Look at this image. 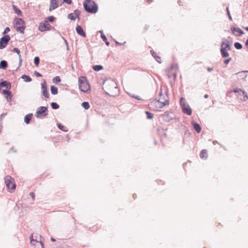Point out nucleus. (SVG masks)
<instances>
[{
	"mask_svg": "<svg viewBox=\"0 0 248 248\" xmlns=\"http://www.w3.org/2000/svg\"><path fill=\"white\" fill-rule=\"evenodd\" d=\"M200 156L202 159H206L208 157L207 150L205 149L202 150L200 153Z\"/></svg>",
	"mask_w": 248,
	"mask_h": 248,
	"instance_id": "obj_21",
	"label": "nucleus"
},
{
	"mask_svg": "<svg viewBox=\"0 0 248 248\" xmlns=\"http://www.w3.org/2000/svg\"><path fill=\"white\" fill-rule=\"evenodd\" d=\"M38 30L42 32L49 31L51 30V26L47 22V20H45L44 22H42L39 24Z\"/></svg>",
	"mask_w": 248,
	"mask_h": 248,
	"instance_id": "obj_7",
	"label": "nucleus"
},
{
	"mask_svg": "<svg viewBox=\"0 0 248 248\" xmlns=\"http://www.w3.org/2000/svg\"><path fill=\"white\" fill-rule=\"evenodd\" d=\"M51 93L53 94H57L58 93V88L56 87L52 86L50 89Z\"/></svg>",
	"mask_w": 248,
	"mask_h": 248,
	"instance_id": "obj_26",
	"label": "nucleus"
},
{
	"mask_svg": "<svg viewBox=\"0 0 248 248\" xmlns=\"http://www.w3.org/2000/svg\"><path fill=\"white\" fill-rule=\"evenodd\" d=\"M51 240H52V241H55V239H54V238H51Z\"/></svg>",
	"mask_w": 248,
	"mask_h": 248,
	"instance_id": "obj_54",
	"label": "nucleus"
},
{
	"mask_svg": "<svg viewBox=\"0 0 248 248\" xmlns=\"http://www.w3.org/2000/svg\"><path fill=\"white\" fill-rule=\"evenodd\" d=\"M76 31L77 33L80 36L85 37L86 36L85 33L83 31L82 28L79 25L76 27Z\"/></svg>",
	"mask_w": 248,
	"mask_h": 248,
	"instance_id": "obj_19",
	"label": "nucleus"
},
{
	"mask_svg": "<svg viewBox=\"0 0 248 248\" xmlns=\"http://www.w3.org/2000/svg\"><path fill=\"white\" fill-rule=\"evenodd\" d=\"M41 89L43 95L46 98L49 97V93L47 91V85L45 81L41 84Z\"/></svg>",
	"mask_w": 248,
	"mask_h": 248,
	"instance_id": "obj_13",
	"label": "nucleus"
},
{
	"mask_svg": "<svg viewBox=\"0 0 248 248\" xmlns=\"http://www.w3.org/2000/svg\"><path fill=\"white\" fill-rule=\"evenodd\" d=\"M30 195L31 196L32 199H34V197L35 195H34V194L33 192L30 193Z\"/></svg>",
	"mask_w": 248,
	"mask_h": 248,
	"instance_id": "obj_49",
	"label": "nucleus"
},
{
	"mask_svg": "<svg viewBox=\"0 0 248 248\" xmlns=\"http://www.w3.org/2000/svg\"><path fill=\"white\" fill-rule=\"evenodd\" d=\"M57 126L60 129H61L63 131L66 132L68 131L67 128L65 127L64 126L62 125L61 124H58Z\"/></svg>",
	"mask_w": 248,
	"mask_h": 248,
	"instance_id": "obj_32",
	"label": "nucleus"
},
{
	"mask_svg": "<svg viewBox=\"0 0 248 248\" xmlns=\"http://www.w3.org/2000/svg\"><path fill=\"white\" fill-rule=\"evenodd\" d=\"M31 243L34 246L35 248H44L43 239L40 235L37 233H33L32 234Z\"/></svg>",
	"mask_w": 248,
	"mask_h": 248,
	"instance_id": "obj_2",
	"label": "nucleus"
},
{
	"mask_svg": "<svg viewBox=\"0 0 248 248\" xmlns=\"http://www.w3.org/2000/svg\"><path fill=\"white\" fill-rule=\"evenodd\" d=\"M10 31V28H9V27H6V28L5 29V30H4V31H3V33H2L3 35H5V34H6V33H7L8 32H9Z\"/></svg>",
	"mask_w": 248,
	"mask_h": 248,
	"instance_id": "obj_42",
	"label": "nucleus"
},
{
	"mask_svg": "<svg viewBox=\"0 0 248 248\" xmlns=\"http://www.w3.org/2000/svg\"><path fill=\"white\" fill-rule=\"evenodd\" d=\"M51 106L53 109H58L59 108V105L54 102L51 103Z\"/></svg>",
	"mask_w": 248,
	"mask_h": 248,
	"instance_id": "obj_36",
	"label": "nucleus"
},
{
	"mask_svg": "<svg viewBox=\"0 0 248 248\" xmlns=\"http://www.w3.org/2000/svg\"><path fill=\"white\" fill-rule=\"evenodd\" d=\"M237 74L238 75V77L242 79H245L247 78V75L245 71L239 72Z\"/></svg>",
	"mask_w": 248,
	"mask_h": 248,
	"instance_id": "obj_27",
	"label": "nucleus"
},
{
	"mask_svg": "<svg viewBox=\"0 0 248 248\" xmlns=\"http://www.w3.org/2000/svg\"><path fill=\"white\" fill-rule=\"evenodd\" d=\"M232 33L236 36H240L244 33V32L240 28H232L231 29Z\"/></svg>",
	"mask_w": 248,
	"mask_h": 248,
	"instance_id": "obj_15",
	"label": "nucleus"
},
{
	"mask_svg": "<svg viewBox=\"0 0 248 248\" xmlns=\"http://www.w3.org/2000/svg\"><path fill=\"white\" fill-rule=\"evenodd\" d=\"M231 46L228 41H225L221 44V48L220 50H230Z\"/></svg>",
	"mask_w": 248,
	"mask_h": 248,
	"instance_id": "obj_18",
	"label": "nucleus"
},
{
	"mask_svg": "<svg viewBox=\"0 0 248 248\" xmlns=\"http://www.w3.org/2000/svg\"><path fill=\"white\" fill-rule=\"evenodd\" d=\"M47 115V108L45 107H40L37 108L36 116L37 117H45Z\"/></svg>",
	"mask_w": 248,
	"mask_h": 248,
	"instance_id": "obj_8",
	"label": "nucleus"
},
{
	"mask_svg": "<svg viewBox=\"0 0 248 248\" xmlns=\"http://www.w3.org/2000/svg\"><path fill=\"white\" fill-rule=\"evenodd\" d=\"M77 17L76 16L74 15L73 13H71L68 16V18L71 20H75Z\"/></svg>",
	"mask_w": 248,
	"mask_h": 248,
	"instance_id": "obj_33",
	"label": "nucleus"
},
{
	"mask_svg": "<svg viewBox=\"0 0 248 248\" xmlns=\"http://www.w3.org/2000/svg\"><path fill=\"white\" fill-rule=\"evenodd\" d=\"M11 88V84L6 81H4L0 83V92L3 93V90L6 89L8 91Z\"/></svg>",
	"mask_w": 248,
	"mask_h": 248,
	"instance_id": "obj_12",
	"label": "nucleus"
},
{
	"mask_svg": "<svg viewBox=\"0 0 248 248\" xmlns=\"http://www.w3.org/2000/svg\"><path fill=\"white\" fill-rule=\"evenodd\" d=\"M186 101L183 97H181L180 99V105L181 107H183L184 105H186Z\"/></svg>",
	"mask_w": 248,
	"mask_h": 248,
	"instance_id": "obj_37",
	"label": "nucleus"
},
{
	"mask_svg": "<svg viewBox=\"0 0 248 248\" xmlns=\"http://www.w3.org/2000/svg\"><path fill=\"white\" fill-rule=\"evenodd\" d=\"M178 65L177 64L173 63L168 68L167 71L169 73L171 74L174 78L177 76V71L178 70Z\"/></svg>",
	"mask_w": 248,
	"mask_h": 248,
	"instance_id": "obj_9",
	"label": "nucleus"
},
{
	"mask_svg": "<svg viewBox=\"0 0 248 248\" xmlns=\"http://www.w3.org/2000/svg\"><path fill=\"white\" fill-rule=\"evenodd\" d=\"M146 1L149 3H150L153 1V0H146Z\"/></svg>",
	"mask_w": 248,
	"mask_h": 248,
	"instance_id": "obj_51",
	"label": "nucleus"
},
{
	"mask_svg": "<svg viewBox=\"0 0 248 248\" xmlns=\"http://www.w3.org/2000/svg\"><path fill=\"white\" fill-rule=\"evenodd\" d=\"M10 40V37L9 35H5L0 39V49H3L7 46L8 42Z\"/></svg>",
	"mask_w": 248,
	"mask_h": 248,
	"instance_id": "obj_11",
	"label": "nucleus"
},
{
	"mask_svg": "<svg viewBox=\"0 0 248 248\" xmlns=\"http://www.w3.org/2000/svg\"><path fill=\"white\" fill-rule=\"evenodd\" d=\"M246 30L248 31V27L246 28Z\"/></svg>",
	"mask_w": 248,
	"mask_h": 248,
	"instance_id": "obj_55",
	"label": "nucleus"
},
{
	"mask_svg": "<svg viewBox=\"0 0 248 248\" xmlns=\"http://www.w3.org/2000/svg\"><path fill=\"white\" fill-rule=\"evenodd\" d=\"M7 67V62L5 61H2L0 63V68L5 69Z\"/></svg>",
	"mask_w": 248,
	"mask_h": 248,
	"instance_id": "obj_25",
	"label": "nucleus"
},
{
	"mask_svg": "<svg viewBox=\"0 0 248 248\" xmlns=\"http://www.w3.org/2000/svg\"><path fill=\"white\" fill-rule=\"evenodd\" d=\"M169 101L168 99L164 100L160 97L158 100H155L149 104V108L153 111H158L165 106L168 105Z\"/></svg>",
	"mask_w": 248,
	"mask_h": 248,
	"instance_id": "obj_1",
	"label": "nucleus"
},
{
	"mask_svg": "<svg viewBox=\"0 0 248 248\" xmlns=\"http://www.w3.org/2000/svg\"><path fill=\"white\" fill-rule=\"evenodd\" d=\"M64 2L69 4H70L72 2V1L71 0H63Z\"/></svg>",
	"mask_w": 248,
	"mask_h": 248,
	"instance_id": "obj_48",
	"label": "nucleus"
},
{
	"mask_svg": "<svg viewBox=\"0 0 248 248\" xmlns=\"http://www.w3.org/2000/svg\"><path fill=\"white\" fill-rule=\"evenodd\" d=\"M133 197L134 196V199H135L136 196H134V195H133Z\"/></svg>",
	"mask_w": 248,
	"mask_h": 248,
	"instance_id": "obj_57",
	"label": "nucleus"
},
{
	"mask_svg": "<svg viewBox=\"0 0 248 248\" xmlns=\"http://www.w3.org/2000/svg\"><path fill=\"white\" fill-rule=\"evenodd\" d=\"M151 53L152 56L155 58L156 61L159 63H161V57L157 55V54L155 52L154 50H152L150 51Z\"/></svg>",
	"mask_w": 248,
	"mask_h": 248,
	"instance_id": "obj_20",
	"label": "nucleus"
},
{
	"mask_svg": "<svg viewBox=\"0 0 248 248\" xmlns=\"http://www.w3.org/2000/svg\"><path fill=\"white\" fill-rule=\"evenodd\" d=\"M133 197L134 196V199H135L136 196H134V195H133Z\"/></svg>",
	"mask_w": 248,
	"mask_h": 248,
	"instance_id": "obj_56",
	"label": "nucleus"
},
{
	"mask_svg": "<svg viewBox=\"0 0 248 248\" xmlns=\"http://www.w3.org/2000/svg\"><path fill=\"white\" fill-rule=\"evenodd\" d=\"M5 183L7 190L13 192L16 188V184L14 179L9 175H7L5 177Z\"/></svg>",
	"mask_w": 248,
	"mask_h": 248,
	"instance_id": "obj_5",
	"label": "nucleus"
},
{
	"mask_svg": "<svg viewBox=\"0 0 248 248\" xmlns=\"http://www.w3.org/2000/svg\"><path fill=\"white\" fill-rule=\"evenodd\" d=\"M15 22L16 31L23 33L25 29L24 21L20 18H16L15 19Z\"/></svg>",
	"mask_w": 248,
	"mask_h": 248,
	"instance_id": "obj_6",
	"label": "nucleus"
},
{
	"mask_svg": "<svg viewBox=\"0 0 248 248\" xmlns=\"http://www.w3.org/2000/svg\"><path fill=\"white\" fill-rule=\"evenodd\" d=\"M85 10L89 13H95L97 11V6L92 0H86L83 3Z\"/></svg>",
	"mask_w": 248,
	"mask_h": 248,
	"instance_id": "obj_3",
	"label": "nucleus"
},
{
	"mask_svg": "<svg viewBox=\"0 0 248 248\" xmlns=\"http://www.w3.org/2000/svg\"><path fill=\"white\" fill-rule=\"evenodd\" d=\"M183 112L186 114L188 115H191L192 114V110L188 104L184 105L183 107H182Z\"/></svg>",
	"mask_w": 248,
	"mask_h": 248,
	"instance_id": "obj_14",
	"label": "nucleus"
},
{
	"mask_svg": "<svg viewBox=\"0 0 248 248\" xmlns=\"http://www.w3.org/2000/svg\"><path fill=\"white\" fill-rule=\"evenodd\" d=\"M64 42L65 43L66 46H67V49L68 48V43L67 42V41L65 40V39H64Z\"/></svg>",
	"mask_w": 248,
	"mask_h": 248,
	"instance_id": "obj_50",
	"label": "nucleus"
},
{
	"mask_svg": "<svg viewBox=\"0 0 248 248\" xmlns=\"http://www.w3.org/2000/svg\"><path fill=\"white\" fill-rule=\"evenodd\" d=\"M232 92V91H231L230 92ZM232 92L238 93L239 95L238 97H239V99L241 100L245 101L248 98L247 95L245 93L240 89H236L234 90Z\"/></svg>",
	"mask_w": 248,
	"mask_h": 248,
	"instance_id": "obj_10",
	"label": "nucleus"
},
{
	"mask_svg": "<svg viewBox=\"0 0 248 248\" xmlns=\"http://www.w3.org/2000/svg\"><path fill=\"white\" fill-rule=\"evenodd\" d=\"M13 9L15 11V12L18 16H21L22 14L21 11L17 8L16 6L13 5Z\"/></svg>",
	"mask_w": 248,
	"mask_h": 248,
	"instance_id": "obj_29",
	"label": "nucleus"
},
{
	"mask_svg": "<svg viewBox=\"0 0 248 248\" xmlns=\"http://www.w3.org/2000/svg\"><path fill=\"white\" fill-rule=\"evenodd\" d=\"M98 32L101 33V37L103 40V41L105 42L107 46H108V42L107 41V38L103 33V31H99Z\"/></svg>",
	"mask_w": 248,
	"mask_h": 248,
	"instance_id": "obj_23",
	"label": "nucleus"
},
{
	"mask_svg": "<svg viewBox=\"0 0 248 248\" xmlns=\"http://www.w3.org/2000/svg\"><path fill=\"white\" fill-rule=\"evenodd\" d=\"M34 62L35 65L37 66L39 65V58L37 57H35L34 60Z\"/></svg>",
	"mask_w": 248,
	"mask_h": 248,
	"instance_id": "obj_40",
	"label": "nucleus"
},
{
	"mask_svg": "<svg viewBox=\"0 0 248 248\" xmlns=\"http://www.w3.org/2000/svg\"><path fill=\"white\" fill-rule=\"evenodd\" d=\"M13 51L19 55V58H21L20 52L19 49L17 48H14L13 49Z\"/></svg>",
	"mask_w": 248,
	"mask_h": 248,
	"instance_id": "obj_41",
	"label": "nucleus"
},
{
	"mask_svg": "<svg viewBox=\"0 0 248 248\" xmlns=\"http://www.w3.org/2000/svg\"><path fill=\"white\" fill-rule=\"evenodd\" d=\"M93 69L95 71H99L102 69H103L102 66L100 65H96L93 66Z\"/></svg>",
	"mask_w": 248,
	"mask_h": 248,
	"instance_id": "obj_30",
	"label": "nucleus"
},
{
	"mask_svg": "<svg viewBox=\"0 0 248 248\" xmlns=\"http://www.w3.org/2000/svg\"><path fill=\"white\" fill-rule=\"evenodd\" d=\"M74 15L78 17L79 14V12L78 10H75L74 11V12L73 13Z\"/></svg>",
	"mask_w": 248,
	"mask_h": 248,
	"instance_id": "obj_45",
	"label": "nucleus"
},
{
	"mask_svg": "<svg viewBox=\"0 0 248 248\" xmlns=\"http://www.w3.org/2000/svg\"><path fill=\"white\" fill-rule=\"evenodd\" d=\"M192 125L194 129L198 132L200 133L201 131V126L195 122H192Z\"/></svg>",
	"mask_w": 248,
	"mask_h": 248,
	"instance_id": "obj_22",
	"label": "nucleus"
},
{
	"mask_svg": "<svg viewBox=\"0 0 248 248\" xmlns=\"http://www.w3.org/2000/svg\"><path fill=\"white\" fill-rule=\"evenodd\" d=\"M227 50H220L221 55L223 57L226 58L229 56V54Z\"/></svg>",
	"mask_w": 248,
	"mask_h": 248,
	"instance_id": "obj_28",
	"label": "nucleus"
},
{
	"mask_svg": "<svg viewBox=\"0 0 248 248\" xmlns=\"http://www.w3.org/2000/svg\"><path fill=\"white\" fill-rule=\"evenodd\" d=\"M234 46L236 49H240L242 48V46L239 43L236 42L234 43Z\"/></svg>",
	"mask_w": 248,
	"mask_h": 248,
	"instance_id": "obj_38",
	"label": "nucleus"
},
{
	"mask_svg": "<svg viewBox=\"0 0 248 248\" xmlns=\"http://www.w3.org/2000/svg\"><path fill=\"white\" fill-rule=\"evenodd\" d=\"M2 93L4 95L8 102H10L11 101L12 95L11 93L10 92L8 91V90L6 91V89H5L4 90H3Z\"/></svg>",
	"mask_w": 248,
	"mask_h": 248,
	"instance_id": "obj_17",
	"label": "nucleus"
},
{
	"mask_svg": "<svg viewBox=\"0 0 248 248\" xmlns=\"http://www.w3.org/2000/svg\"><path fill=\"white\" fill-rule=\"evenodd\" d=\"M24 77L26 78V79H25V80L27 82H30L31 80V78H30L29 77H28V76H23V78H24Z\"/></svg>",
	"mask_w": 248,
	"mask_h": 248,
	"instance_id": "obj_43",
	"label": "nucleus"
},
{
	"mask_svg": "<svg viewBox=\"0 0 248 248\" xmlns=\"http://www.w3.org/2000/svg\"><path fill=\"white\" fill-rule=\"evenodd\" d=\"M35 74L37 77H41L42 76V75L40 73H39L36 71L35 72Z\"/></svg>",
	"mask_w": 248,
	"mask_h": 248,
	"instance_id": "obj_46",
	"label": "nucleus"
},
{
	"mask_svg": "<svg viewBox=\"0 0 248 248\" xmlns=\"http://www.w3.org/2000/svg\"><path fill=\"white\" fill-rule=\"evenodd\" d=\"M146 114L147 115V117L149 119H152L153 118V115L152 113L149 111H146Z\"/></svg>",
	"mask_w": 248,
	"mask_h": 248,
	"instance_id": "obj_39",
	"label": "nucleus"
},
{
	"mask_svg": "<svg viewBox=\"0 0 248 248\" xmlns=\"http://www.w3.org/2000/svg\"><path fill=\"white\" fill-rule=\"evenodd\" d=\"M55 19V17L53 16H48L47 17L45 20H47V22L48 21H49V22H53L54 21Z\"/></svg>",
	"mask_w": 248,
	"mask_h": 248,
	"instance_id": "obj_34",
	"label": "nucleus"
},
{
	"mask_svg": "<svg viewBox=\"0 0 248 248\" xmlns=\"http://www.w3.org/2000/svg\"><path fill=\"white\" fill-rule=\"evenodd\" d=\"M58 6L57 0H50L49 10L52 11L55 9Z\"/></svg>",
	"mask_w": 248,
	"mask_h": 248,
	"instance_id": "obj_16",
	"label": "nucleus"
},
{
	"mask_svg": "<svg viewBox=\"0 0 248 248\" xmlns=\"http://www.w3.org/2000/svg\"><path fill=\"white\" fill-rule=\"evenodd\" d=\"M226 10H227V14L229 16V17L230 18V19L231 20H232V16H231V14H230V11H229V7H227L226 8Z\"/></svg>",
	"mask_w": 248,
	"mask_h": 248,
	"instance_id": "obj_44",
	"label": "nucleus"
},
{
	"mask_svg": "<svg viewBox=\"0 0 248 248\" xmlns=\"http://www.w3.org/2000/svg\"><path fill=\"white\" fill-rule=\"evenodd\" d=\"M204 97L205 98H207L208 97V95H207V94L205 95Z\"/></svg>",
	"mask_w": 248,
	"mask_h": 248,
	"instance_id": "obj_53",
	"label": "nucleus"
},
{
	"mask_svg": "<svg viewBox=\"0 0 248 248\" xmlns=\"http://www.w3.org/2000/svg\"><path fill=\"white\" fill-rule=\"evenodd\" d=\"M207 70H208V71L210 72V71H212L213 70V69L212 68H208L207 69Z\"/></svg>",
	"mask_w": 248,
	"mask_h": 248,
	"instance_id": "obj_52",
	"label": "nucleus"
},
{
	"mask_svg": "<svg viewBox=\"0 0 248 248\" xmlns=\"http://www.w3.org/2000/svg\"><path fill=\"white\" fill-rule=\"evenodd\" d=\"M78 84L80 90L84 93H87L90 90V86L87 78L84 77L78 78Z\"/></svg>",
	"mask_w": 248,
	"mask_h": 248,
	"instance_id": "obj_4",
	"label": "nucleus"
},
{
	"mask_svg": "<svg viewBox=\"0 0 248 248\" xmlns=\"http://www.w3.org/2000/svg\"><path fill=\"white\" fill-rule=\"evenodd\" d=\"M32 114H27L25 116L24 121L26 124H29L32 118Z\"/></svg>",
	"mask_w": 248,
	"mask_h": 248,
	"instance_id": "obj_24",
	"label": "nucleus"
},
{
	"mask_svg": "<svg viewBox=\"0 0 248 248\" xmlns=\"http://www.w3.org/2000/svg\"><path fill=\"white\" fill-rule=\"evenodd\" d=\"M61 79L59 77L57 76L53 78V82L55 83H57L60 82Z\"/></svg>",
	"mask_w": 248,
	"mask_h": 248,
	"instance_id": "obj_35",
	"label": "nucleus"
},
{
	"mask_svg": "<svg viewBox=\"0 0 248 248\" xmlns=\"http://www.w3.org/2000/svg\"><path fill=\"white\" fill-rule=\"evenodd\" d=\"M81 105L85 109H88L90 108V105L88 102H83Z\"/></svg>",
	"mask_w": 248,
	"mask_h": 248,
	"instance_id": "obj_31",
	"label": "nucleus"
},
{
	"mask_svg": "<svg viewBox=\"0 0 248 248\" xmlns=\"http://www.w3.org/2000/svg\"><path fill=\"white\" fill-rule=\"evenodd\" d=\"M231 60V58H229V59H228L227 60H225L224 61V63L226 64H227L229 63V62Z\"/></svg>",
	"mask_w": 248,
	"mask_h": 248,
	"instance_id": "obj_47",
	"label": "nucleus"
},
{
	"mask_svg": "<svg viewBox=\"0 0 248 248\" xmlns=\"http://www.w3.org/2000/svg\"><path fill=\"white\" fill-rule=\"evenodd\" d=\"M133 197L134 196V199H135L136 196H134V195H133Z\"/></svg>",
	"mask_w": 248,
	"mask_h": 248,
	"instance_id": "obj_58",
	"label": "nucleus"
}]
</instances>
